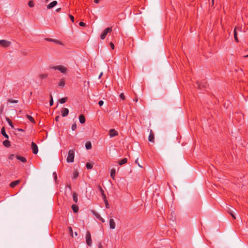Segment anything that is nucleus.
<instances>
[{
    "mask_svg": "<svg viewBox=\"0 0 248 248\" xmlns=\"http://www.w3.org/2000/svg\"><path fill=\"white\" fill-rule=\"evenodd\" d=\"M50 68L52 69H54L55 70H58L61 73H62L63 74H66L68 71L67 67H66L62 65L50 66Z\"/></svg>",
    "mask_w": 248,
    "mask_h": 248,
    "instance_id": "nucleus-1",
    "label": "nucleus"
},
{
    "mask_svg": "<svg viewBox=\"0 0 248 248\" xmlns=\"http://www.w3.org/2000/svg\"><path fill=\"white\" fill-rule=\"evenodd\" d=\"M75 152L73 150H71L68 152V156L66 160L68 162H73L74 160Z\"/></svg>",
    "mask_w": 248,
    "mask_h": 248,
    "instance_id": "nucleus-2",
    "label": "nucleus"
},
{
    "mask_svg": "<svg viewBox=\"0 0 248 248\" xmlns=\"http://www.w3.org/2000/svg\"><path fill=\"white\" fill-rule=\"evenodd\" d=\"M112 30V27H108L105 29L103 31L102 34L100 35V38L102 40H104L106 38L108 33L111 32Z\"/></svg>",
    "mask_w": 248,
    "mask_h": 248,
    "instance_id": "nucleus-3",
    "label": "nucleus"
},
{
    "mask_svg": "<svg viewBox=\"0 0 248 248\" xmlns=\"http://www.w3.org/2000/svg\"><path fill=\"white\" fill-rule=\"evenodd\" d=\"M86 242L88 246L89 247L92 245V240L91 235L89 231H87L86 234Z\"/></svg>",
    "mask_w": 248,
    "mask_h": 248,
    "instance_id": "nucleus-4",
    "label": "nucleus"
},
{
    "mask_svg": "<svg viewBox=\"0 0 248 248\" xmlns=\"http://www.w3.org/2000/svg\"><path fill=\"white\" fill-rule=\"evenodd\" d=\"M237 31H239L241 32L242 31V27H236L234 30V38L235 41L238 43V42H239V40L237 37Z\"/></svg>",
    "mask_w": 248,
    "mask_h": 248,
    "instance_id": "nucleus-5",
    "label": "nucleus"
},
{
    "mask_svg": "<svg viewBox=\"0 0 248 248\" xmlns=\"http://www.w3.org/2000/svg\"><path fill=\"white\" fill-rule=\"evenodd\" d=\"M11 42L5 40H0V45L2 47H6L10 46Z\"/></svg>",
    "mask_w": 248,
    "mask_h": 248,
    "instance_id": "nucleus-6",
    "label": "nucleus"
},
{
    "mask_svg": "<svg viewBox=\"0 0 248 248\" xmlns=\"http://www.w3.org/2000/svg\"><path fill=\"white\" fill-rule=\"evenodd\" d=\"M31 146V149L32 150V153L34 154H37L38 152L37 145L34 142H32Z\"/></svg>",
    "mask_w": 248,
    "mask_h": 248,
    "instance_id": "nucleus-7",
    "label": "nucleus"
},
{
    "mask_svg": "<svg viewBox=\"0 0 248 248\" xmlns=\"http://www.w3.org/2000/svg\"><path fill=\"white\" fill-rule=\"evenodd\" d=\"M155 137H154V134L152 130H150V134L148 137V140L149 141L152 142H155Z\"/></svg>",
    "mask_w": 248,
    "mask_h": 248,
    "instance_id": "nucleus-8",
    "label": "nucleus"
},
{
    "mask_svg": "<svg viewBox=\"0 0 248 248\" xmlns=\"http://www.w3.org/2000/svg\"><path fill=\"white\" fill-rule=\"evenodd\" d=\"M196 86L200 89H202V87L205 88L206 87V83L205 81H203L200 84L198 82L196 83Z\"/></svg>",
    "mask_w": 248,
    "mask_h": 248,
    "instance_id": "nucleus-9",
    "label": "nucleus"
},
{
    "mask_svg": "<svg viewBox=\"0 0 248 248\" xmlns=\"http://www.w3.org/2000/svg\"><path fill=\"white\" fill-rule=\"evenodd\" d=\"M109 134L110 137H113L118 135V132L114 129H111L109 130Z\"/></svg>",
    "mask_w": 248,
    "mask_h": 248,
    "instance_id": "nucleus-10",
    "label": "nucleus"
},
{
    "mask_svg": "<svg viewBox=\"0 0 248 248\" xmlns=\"http://www.w3.org/2000/svg\"><path fill=\"white\" fill-rule=\"evenodd\" d=\"M109 223L110 229H114L115 228L116 224L113 219L110 218L109 221Z\"/></svg>",
    "mask_w": 248,
    "mask_h": 248,
    "instance_id": "nucleus-11",
    "label": "nucleus"
},
{
    "mask_svg": "<svg viewBox=\"0 0 248 248\" xmlns=\"http://www.w3.org/2000/svg\"><path fill=\"white\" fill-rule=\"evenodd\" d=\"M62 116V117H66L69 113V110L67 108H63L61 110Z\"/></svg>",
    "mask_w": 248,
    "mask_h": 248,
    "instance_id": "nucleus-12",
    "label": "nucleus"
},
{
    "mask_svg": "<svg viewBox=\"0 0 248 248\" xmlns=\"http://www.w3.org/2000/svg\"><path fill=\"white\" fill-rule=\"evenodd\" d=\"M57 4V1L56 0L53 1L47 5V8L48 9H51L55 6Z\"/></svg>",
    "mask_w": 248,
    "mask_h": 248,
    "instance_id": "nucleus-13",
    "label": "nucleus"
},
{
    "mask_svg": "<svg viewBox=\"0 0 248 248\" xmlns=\"http://www.w3.org/2000/svg\"><path fill=\"white\" fill-rule=\"evenodd\" d=\"M20 182V180H16V181H13L11 183V184H10V187H11L12 188H14L16 186H17V185H18Z\"/></svg>",
    "mask_w": 248,
    "mask_h": 248,
    "instance_id": "nucleus-14",
    "label": "nucleus"
},
{
    "mask_svg": "<svg viewBox=\"0 0 248 248\" xmlns=\"http://www.w3.org/2000/svg\"><path fill=\"white\" fill-rule=\"evenodd\" d=\"M16 157L19 160H20L21 162L23 163H25L27 162V159L25 157L23 156H21L18 155H16Z\"/></svg>",
    "mask_w": 248,
    "mask_h": 248,
    "instance_id": "nucleus-15",
    "label": "nucleus"
},
{
    "mask_svg": "<svg viewBox=\"0 0 248 248\" xmlns=\"http://www.w3.org/2000/svg\"><path fill=\"white\" fill-rule=\"evenodd\" d=\"M65 84V80L64 78H62L58 83V86L59 87H63Z\"/></svg>",
    "mask_w": 248,
    "mask_h": 248,
    "instance_id": "nucleus-16",
    "label": "nucleus"
},
{
    "mask_svg": "<svg viewBox=\"0 0 248 248\" xmlns=\"http://www.w3.org/2000/svg\"><path fill=\"white\" fill-rule=\"evenodd\" d=\"M79 120L81 124H84L85 122V118L84 116L82 114H81L79 116Z\"/></svg>",
    "mask_w": 248,
    "mask_h": 248,
    "instance_id": "nucleus-17",
    "label": "nucleus"
},
{
    "mask_svg": "<svg viewBox=\"0 0 248 248\" xmlns=\"http://www.w3.org/2000/svg\"><path fill=\"white\" fill-rule=\"evenodd\" d=\"M1 134L6 138L8 139V135L6 133L4 127H2L1 129Z\"/></svg>",
    "mask_w": 248,
    "mask_h": 248,
    "instance_id": "nucleus-18",
    "label": "nucleus"
},
{
    "mask_svg": "<svg viewBox=\"0 0 248 248\" xmlns=\"http://www.w3.org/2000/svg\"><path fill=\"white\" fill-rule=\"evenodd\" d=\"M73 199L75 202L77 203L78 201V194L76 192L73 193Z\"/></svg>",
    "mask_w": 248,
    "mask_h": 248,
    "instance_id": "nucleus-19",
    "label": "nucleus"
},
{
    "mask_svg": "<svg viewBox=\"0 0 248 248\" xmlns=\"http://www.w3.org/2000/svg\"><path fill=\"white\" fill-rule=\"evenodd\" d=\"M115 173H116V170L115 169H112L111 170V171H110V176L113 179H114V177H115Z\"/></svg>",
    "mask_w": 248,
    "mask_h": 248,
    "instance_id": "nucleus-20",
    "label": "nucleus"
},
{
    "mask_svg": "<svg viewBox=\"0 0 248 248\" xmlns=\"http://www.w3.org/2000/svg\"><path fill=\"white\" fill-rule=\"evenodd\" d=\"M71 208L75 213H77L78 211V207L76 204H73Z\"/></svg>",
    "mask_w": 248,
    "mask_h": 248,
    "instance_id": "nucleus-21",
    "label": "nucleus"
},
{
    "mask_svg": "<svg viewBox=\"0 0 248 248\" xmlns=\"http://www.w3.org/2000/svg\"><path fill=\"white\" fill-rule=\"evenodd\" d=\"M3 144L6 147H9L11 145L10 142L8 140H5L3 142Z\"/></svg>",
    "mask_w": 248,
    "mask_h": 248,
    "instance_id": "nucleus-22",
    "label": "nucleus"
},
{
    "mask_svg": "<svg viewBox=\"0 0 248 248\" xmlns=\"http://www.w3.org/2000/svg\"><path fill=\"white\" fill-rule=\"evenodd\" d=\"M127 162V159L126 158H124L123 159H122V160H121L119 162V164L120 165H124V164L126 163V162Z\"/></svg>",
    "mask_w": 248,
    "mask_h": 248,
    "instance_id": "nucleus-23",
    "label": "nucleus"
},
{
    "mask_svg": "<svg viewBox=\"0 0 248 248\" xmlns=\"http://www.w3.org/2000/svg\"><path fill=\"white\" fill-rule=\"evenodd\" d=\"M100 190H101V193H102V196L103 201H104V202H105V201L107 200L106 196V195L104 193V191L103 190V189L101 187H100Z\"/></svg>",
    "mask_w": 248,
    "mask_h": 248,
    "instance_id": "nucleus-24",
    "label": "nucleus"
},
{
    "mask_svg": "<svg viewBox=\"0 0 248 248\" xmlns=\"http://www.w3.org/2000/svg\"><path fill=\"white\" fill-rule=\"evenodd\" d=\"M47 76H48L47 74L44 73V74H41L39 75V78L41 79H43L46 78L47 77Z\"/></svg>",
    "mask_w": 248,
    "mask_h": 248,
    "instance_id": "nucleus-25",
    "label": "nucleus"
},
{
    "mask_svg": "<svg viewBox=\"0 0 248 248\" xmlns=\"http://www.w3.org/2000/svg\"><path fill=\"white\" fill-rule=\"evenodd\" d=\"M85 147H86V149H87V150L91 149L92 148L91 142L90 141H87L86 143Z\"/></svg>",
    "mask_w": 248,
    "mask_h": 248,
    "instance_id": "nucleus-26",
    "label": "nucleus"
},
{
    "mask_svg": "<svg viewBox=\"0 0 248 248\" xmlns=\"http://www.w3.org/2000/svg\"><path fill=\"white\" fill-rule=\"evenodd\" d=\"M26 117L31 123H35L33 118L32 116H30L29 115H26Z\"/></svg>",
    "mask_w": 248,
    "mask_h": 248,
    "instance_id": "nucleus-27",
    "label": "nucleus"
},
{
    "mask_svg": "<svg viewBox=\"0 0 248 248\" xmlns=\"http://www.w3.org/2000/svg\"><path fill=\"white\" fill-rule=\"evenodd\" d=\"M92 213L98 219H100V218L101 217L100 215L98 213L96 212L95 211H94V210L92 211Z\"/></svg>",
    "mask_w": 248,
    "mask_h": 248,
    "instance_id": "nucleus-28",
    "label": "nucleus"
},
{
    "mask_svg": "<svg viewBox=\"0 0 248 248\" xmlns=\"http://www.w3.org/2000/svg\"><path fill=\"white\" fill-rule=\"evenodd\" d=\"M86 167L88 170L92 169L93 167V164L91 163L88 162L86 164Z\"/></svg>",
    "mask_w": 248,
    "mask_h": 248,
    "instance_id": "nucleus-29",
    "label": "nucleus"
},
{
    "mask_svg": "<svg viewBox=\"0 0 248 248\" xmlns=\"http://www.w3.org/2000/svg\"><path fill=\"white\" fill-rule=\"evenodd\" d=\"M67 97H63L59 100V102L61 104H63L67 100Z\"/></svg>",
    "mask_w": 248,
    "mask_h": 248,
    "instance_id": "nucleus-30",
    "label": "nucleus"
},
{
    "mask_svg": "<svg viewBox=\"0 0 248 248\" xmlns=\"http://www.w3.org/2000/svg\"><path fill=\"white\" fill-rule=\"evenodd\" d=\"M7 101H8V102H10L11 103H17L18 102V100H13V99H8Z\"/></svg>",
    "mask_w": 248,
    "mask_h": 248,
    "instance_id": "nucleus-31",
    "label": "nucleus"
},
{
    "mask_svg": "<svg viewBox=\"0 0 248 248\" xmlns=\"http://www.w3.org/2000/svg\"><path fill=\"white\" fill-rule=\"evenodd\" d=\"M78 172L77 171H75L73 173V178L75 179L78 177Z\"/></svg>",
    "mask_w": 248,
    "mask_h": 248,
    "instance_id": "nucleus-32",
    "label": "nucleus"
},
{
    "mask_svg": "<svg viewBox=\"0 0 248 248\" xmlns=\"http://www.w3.org/2000/svg\"><path fill=\"white\" fill-rule=\"evenodd\" d=\"M28 5L30 7H33L34 5L33 1L32 0H30L28 2Z\"/></svg>",
    "mask_w": 248,
    "mask_h": 248,
    "instance_id": "nucleus-33",
    "label": "nucleus"
},
{
    "mask_svg": "<svg viewBox=\"0 0 248 248\" xmlns=\"http://www.w3.org/2000/svg\"><path fill=\"white\" fill-rule=\"evenodd\" d=\"M71 128H72V130H73V131L77 129V125H76V124H73L72 125Z\"/></svg>",
    "mask_w": 248,
    "mask_h": 248,
    "instance_id": "nucleus-34",
    "label": "nucleus"
},
{
    "mask_svg": "<svg viewBox=\"0 0 248 248\" xmlns=\"http://www.w3.org/2000/svg\"><path fill=\"white\" fill-rule=\"evenodd\" d=\"M68 229H69L70 235L73 237V230H72V227H68Z\"/></svg>",
    "mask_w": 248,
    "mask_h": 248,
    "instance_id": "nucleus-35",
    "label": "nucleus"
},
{
    "mask_svg": "<svg viewBox=\"0 0 248 248\" xmlns=\"http://www.w3.org/2000/svg\"><path fill=\"white\" fill-rule=\"evenodd\" d=\"M120 98L122 99V100H124L125 99V96L123 93H121L120 94Z\"/></svg>",
    "mask_w": 248,
    "mask_h": 248,
    "instance_id": "nucleus-36",
    "label": "nucleus"
},
{
    "mask_svg": "<svg viewBox=\"0 0 248 248\" xmlns=\"http://www.w3.org/2000/svg\"><path fill=\"white\" fill-rule=\"evenodd\" d=\"M50 98H51V99L49 102V105L50 106H51L53 104V100L52 96L51 95H50Z\"/></svg>",
    "mask_w": 248,
    "mask_h": 248,
    "instance_id": "nucleus-37",
    "label": "nucleus"
},
{
    "mask_svg": "<svg viewBox=\"0 0 248 248\" xmlns=\"http://www.w3.org/2000/svg\"><path fill=\"white\" fill-rule=\"evenodd\" d=\"M105 203V205H106V207L107 208H109V203L108 202V201H106L104 202Z\"/></svg>",
    "mask_w": 248,
    "mask_h": 248,
    "instance_id": "nucleus-38",
    "label": "nucleus"
},
{
    "mask_svg": "<svg viewBox=\"0 0 248 248\" xmlns=\"http://www.w3.org/2000/svg\"><path fill=\"white\" fill-rule=\"evenodd\" d=\"M69 18H70L71 20L72 21V22L73 23H74V17L71 15H69Z\"/></svg>",
    "mask_w": 248,
    "mask_h": 248,
    "instance_id": "nucleus-39",
    "label": "nucleus"
},
{
    "mask_svg": "<svg viewBox=\"0 0 248 248\" xmlns=\"http://www.w3.org/2000/svg\"><path fill=\"white\" fill-rule=\"evenodd\" d=\"M45 40L47 41H49V42H54V39L49 38H46Z\"/></svg>",
    "mask_w": 248,
    "mask_h": 248,
    "instance_id": "nucleus-40",
    "label": "nucleus"
},
{
    "mask_svg": "<svg viewBox=\"0 0 248 248\" xmlns=\"http://www.w3.org/2000/svg\"><path fill=\"white\" fill-rule=\"evenodd\" d=\"M54 42L56 43V44H59V45H62V43L61 41H59V40H57L54 39Z\"/></svg>",
    "mask_w": 248,
    "mask_h": 248,
    "instance_id": "nucleus-41",
    "label": "nucleus"
},
{
    "mask_svg": "<svg viewBox=\"0 0 248 248\" xmlns=\"http://www.w3.org/2000/svg\"><path fill=\"white\" fill-rule=\"evenodd\" d=\"M54 42L56 43V44H59V45H62V43L61 41H59V40H57L54 39Z\"/></svg>",
    "mask_w": 248,
    "mask_h": 248,
    "instance_id": "nucleus-42",
    "label": "nucleus"
},
{
    "mask_svg": "<svg viewBox=\"0 0 248 248\" xmlns=\"http://www.w3.org/2000/svg\"><path fill=\"white\" fill-rule=\"evenodd\" d=\"M14 157H15L14 155L11 154L9 155V159L10 160H13L14 159Z\"/></svg>",
    "mask_w": 248,
    "mask_h": 248,
    "instance_id": "nucleus-43",
    "label": "nucleus"
},
{
    "mask_svg": "<svg viewBox=\"0 0 248 248\" xmlns=\"http://www.w3.org/2000/svg\"><path fill=\"white\" fill-rule=\"evenodd\" d=\"M79 25L82 27H85L86 26V24L83 22H80Z\"/></svg>",
    "mask_w": 248,
    "mask_h": 248,
    "instance_id": "nucleus-44",
    "label": "nucleus"
},
{
    "mask_svg": "<svg viewBox=\"0 0 248 248\" xmlns=\"http://www.w3.org/2000/svg\"><path fill=\"white\" fill-rule=\"evenodd\" d=\"M8 122L9 124V125H10L12 127H13V123H12V122H11V121L10 119H8Z\"/></svg>",
    "mask_w": 248,
    "mask_h": 248,
    "instance_id": "nucleus-45",
    "label": "nucleus"
},
{
    "mask_svg": "<svg viewBox=\"0 0 248 248\" xmlns=\"http://www.w3.org/2000/svg\"><path fill=\"white\" fill-rule=\"evenodd\" d=\"M98 104L100 106H102L104 104V101L102 100H100L98 102Z\"/></svg>",
    "mask_w": 248,
    "mask_h": 248,
    "instance_id": "nucleus-46",
    "label": "nucleus"
},
{
    "mask_svg": "<svg viewBox=\"0 0 248 248\" xmlns=\"http://www.w3.org/2000/svg\"><path fill=\"white\" fill-rule=\"evenodd\" d=\"M227 212H228V213L229 214L232 213V212H233L232 210L230 209V208H228V209H227Z\"/></svg>",
    "mask_w": 248,
    "mask_h": 248,
    "instance_id": "nucleus-47",
    "label": "nucleus"
},
{
    "mask_svg": "<svg viewBox=\"0 0 248 248\" xmlns=\"http://www.w3.org/2000/svg\"><path fill=\"white\" fill-rule=\"evenodd\" d=\"M110 47H111L112 49H114V45L113 44V43H112V42L110 43Z\"/></svg>",
    "mask_w": 248,
    "mask_h": 248,
    "instance_id": "nucleus-48",
    "label": "nucleus"
},
{
    "mask_svg": "<svg viewBox=\"0 0 248 248\" xmlns=\"http://www.w3.org/2000/svg\"><path fill=\"white\" fill-rule=\"evenodd\" d=\"M135 162H136V163H137V164L138 165V166H139L140 167V168H142V167L141 166H140V164L138 163V158H137V159L136 160Z\"/></svg>",
    "mask_w": 248,
    "mask_h": 248,
    "instance_id": "nucleus-49",
    "label": "nucleus"
},
{
    "mask_svg": "<svg viewBox=\"0 0 248 248\" xmlns=\"http://www.w3.org/2000/svg\"><path fill=\"white\" fill-rule=\"evenodd\" d=\"M53 175H54V179L55 180H56L57 178V174L55 172H53Z\"/></svg>",
    "mask_w": 248,
    "mask_h": 248,
    "instance_id": "nucleus-50",
    "label": "nucleus"
},
{
    "mask_svg": "<svg viewBox=\"0 0 248 248\" xmlns=\"http://www.w3.org/2000/svg\"><path fill=\"white\" fill-rule=\"evenodd\" d=\"M99 220H100L103 223H104L105 222V219L103 218H102V217Z\"/></svg>",
    "mask_w": 248,
    "mask_h": 248,
    "instance_id": "nucleus-51",
    "label": "nucleus"
},
{
    "mask_svg": "<svg viewBox=\"0 0 248 248\" xmlns=\"http://www.w3.org/2000/svg\"><path fill=\"white\" fill-rule=\"evenodd\" d=\"M230 215H231V216L234 218V219H235L236 217L233 214V212H232V213L230 214Z\"/></svg>",
    "mask_w": 248,
    "mask_h": 248,
    "instance_id": "nucleus-52",
    "label": "nucleus"
},
{
    "mask_svg": "<svg viewBox=\"0 0 248 248\" xmlns=\"http://www.w3.org/2000/svg\"><path fill=\"white\" fill-rule=\"evenodd\" d=\"M59 118H60L59 116H56V117H55V120H56V121H59Z\"/></svg>",
    "mask_w": 248,
    "mask_h": 248,
    "instance_id": "nucleus-53",
    "label": "nucleus"
},
{
    "mask_svg": "<svg viewBox=\"0 0 248 248\" xmlns=\"http://www.w3.org/2000/svg\"><path fill=\"white\" fill-rule=\"evenodd\" d=\"M101 0H94V2L95 3H98L99 2V1H100Z\"/></svg>",
    "mask_w": 248,
    "mask_h": 248,
    "instance_id": "nucleus-54",
    "label": "nucleus"
},
{
    "mask_svg": "<svg viewBox=\"0 0 248 248\" xmlns=\"http://www.w3.org/2000/svg\"><path fill=\"white\" fill-rule=\"evenodd\" d=\"M61 10V8H57V9L56 10V12H60Z\"/></svg>",
    "mask_w": 248,
    "mask_h": 248,
    "instance_id": "nucleus-55",
    "label": "nucleus"
},
{
    "mask_svg": "<svg viewBox=\"0 0 248 248\" xmlns=\"http://www.w3.org/2000/svg\"><path fill=\"white\" fill-rule=\"evenodd\" d=\"M17 130L19 131H24L23 129H21V128H18Z\"/></svg>",
    "mask_w": 248,
    "mask_h": 248,
    "instance_id": "nucleus-56",
    "label": "nucleus"
},
{
    "mask_svg": "<svg viewBox=\"0 0 248 248\" xmlns=\"http://www.w3.org/2000/svg\"><path fill=\"white\" fill-rule=\"evenodd\" d=\"M102 75H103V73L102 72V73H101L100 74V75H99V76L98 78H100Z\"/></svg>",
    "mask_w": 248,
    "mask_h": 248,
    "instance_id": "nucleus-57",
    "label": "nucleus"
},
{
    "mask_svg": "<svg viewBox=\"0 0 248 248\" xmlns=\"http://www.w3.org/2000/svg\"><path fill=\"white\" fill-rule=\"evenodd\" d=\"M99 248H103V247L101 244L99 245Z\"/></svg>",
    "mask_w": 248,
    "mask_h": 248,
    "instance_id": "nucleus-58",
    "label": "nucleus"
},
{
    "mask_svg": "<svg viewBox=\"0 0 248 248\" xmlns=\"http://www.w3.org/2000/svg\"><path fill=\"white\" fill-rule=\"evenodd\" d=\"M244 57L248 58V55L244 56Z\"/></svg>",
    "mask_w": 248,
    "mask_h": 248,
    "instance_id": "nucleus-59",
    "label": "nucleus"
},
{
    "mask_svg": "<svg viewBox=\"0 0 248 248\" xmlns=\"http://www.w3.org/2000/svg\"><path fill=\"white\" fill-rule=\"evenodd\" d=\"M135 102H137L138 101V99L137 98H136L134 100Z\"/></svg>",
    "mask_w": 248,
    "mask_h": 248,
    "instance_id": "nucleus-60",
    "label": "nucleus"
},
{
    "mask_svg": "<svg viewBox=\"0 0 248 248\" xmlns=\"http://www.w3.org/2000/svg\"><path fill=\"white\" fill-rule=\"evenodd\" d=\"M75 234L76 236H77V235H78V233H77V232H75Z\"/></svg>",
    "mask_w": 248,
    "mask_h": 248,
    "instance_id": "nucleus-61",
    "label": "nucleus"
},
{
    "mask_svg": "<svg viewBox=\"0 0 248 248\" xmlns=\"http://www.w3.org/2000/svg\"><path fill=\"white\" fill-rule=\"evenodd\" d=\"M49 0H46V2H47L49 1Z\"/></svg>",
    "mask_w": 248,
    "mask_h": 248,
    "instance_id": "nucleus-62",
    "label": "nucleus"
},
{
    "mask_svg": "<svg viewBox=\"0 0 248 248\" xmlns=\"http://www.w3.org/2000/svg\"><path fill=\"white\" fill-rule=\"evenodd\" d=\"M213 4H214V0H212Z\"/></svg>",
    "mask_w": 248,
    "mask_h": 248,
    "instance_id": "nucleus-63",
    "label": "nucleus"
}]
</instances>
